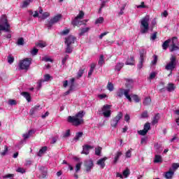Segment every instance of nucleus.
<instances>
[{"label": "nucleus", "instance_id": "f257e3e1", "mask_svg": "<svg viewBox=\"0 0 179 179\" xmlns=\"http://www.w3.org/2000/svg\"><path fill=\"white\" fill-rule=\"evenodd\" d=\"M126 87H127L128 89L125 90L120 88L117 91L116 94L117 97H120V99L121 97H122V96H124L126 99H127V100L131 102L132 101V98H131V95L129 94V92H131L129 89H132L134 80L131 79H126Z\"/></svg>", "mask_w": 179, "mask_h": 179}, {"label": "nucleus", "instance_id": "f03ea898", "mask_svg": "<svg viewBox=\"0 0 179 179\" xmlns=\"http://www.w3.org/2000/svg\"><path fill=\"white\" fill-rule=\"evenodd\" d=\"M85 111L81 110L78 112L75 116H69L68 121L73 124L75 127H79L83 124V117H85Z\"/></svg>", "mask_w": 179, "mask_h": 179}, {"label": "nucleus", "instance_id": "7ed1b4c3", "mask_svg": "<svg viewBox=\"0 0 179 179\" xmlns=\"http://www.w3.org/2000/svg\"><path fill=\"white\" fill-rule=\"evenodd\" d=\"M177 41L176 37H173L172 39L165 41L162 44L163 50H167L169 45V50L171 52H173V51H177L179 50V47L177 46Z\"/></svg>", "mask_w": 179, "mask_h": 179}, {"label": "nucleus", "instance_id": "20e7f679", "mask_svg": "<svg viewBox=\"0 0 179 179\" xmlns=\"http://www.w3.org/2000/svg\"><path fill=\"white\" fill-rule=\"evenodd\" d=\"M149 22H150L149 15H146L141 20L140 32L141 34H146L149 31Z\"/></svg>", "mask_w": 179, "mask_h": 179}, {"label": "nucleus", "instance_id": "39448f33", "mask_svg": "<svg viewBox=\"0 0 179 179\" xmlns=\"http://www.w3.org/2000/svg\"><path fill=\"white\" fill-rule=\"evenodd\" d=\"M31 61H33L31 58H25L20 60L18 64L19 69L21 71H28L30 65H31Z\"/></svg>", "mask_w": 179, "mask_h": 179}, {"label": "nucleus", "instance_id": "423d86ee", "mask_svg": "<svg viewBox=\"0 0 179 179\" xmlns=\"http://www.w3.org/2000/svg\"><path fill=\"white\" fill-rule=\"evenodd\" d=\"M10 25L8 23V19H6V15H2L0 20V36L1 31H10L9 28Z\"/></svg>", "mask_w": 179, "mask_h": 179}, {"label": "nucleus", "instance_id": "0eeeda50", "mask_svg": "<svg viewBox=\"0 0 179 179\" xmlns=\"http://www.w3.org/2000/svg\"><path fill=\"white\" fill-rule=\"evenodd\" d=\"M83 16H85V13H83V11H80L79 14L71 22L73 26H82V24H83V22L80 20L83 19Z\"/></svg>", "mask_w": 179, "mask_h": 179}, {"label": "nucleus", "instance_id": "6e6552de", "mask_svg": "<svg viewBox=\"0 0 179 179\" xmlns=\"http://www.w3.org/2000/svg\"><path fill=\"white\" fill-rule=\"evenodd\" d=\"M123 114L122 112H119L117 115L111 120L110 125L113 128H117V125H118V122L121 120V118H122Z\"/></svg>", "mask_w": 179, "mask_h": 179}, {"label": "nucleus", "instance_id": "1a4fd4ad", "mask_svg": "<svg viewBox=\"0 0 179 179\" xmlns=\"http://www.w3.org/2000/svg\"><path fill=\"white\" fill-rule=\"evenodd\" d=\"M176 64H177L176 59L174 57V55H172L170 58V62L166 64V66H165V69L167 71H172L173 69H174V68H176Z\"/></svg>", "mask_w": 179, "mask_h": 179}, {"label": "nucleus", "instance_id": "9d476101", "mask_svg": "<svg viewBox=\"0 0 179 179\" xmlns=\"http://www.w3.org/2000/svg\"><path fill=\"white\" fill-rule=\"evenodd\" d=\"M103 115L106 118L111 117V105H104L102 108Z\"/></svg>", "mask_w": 179, "mask_h": 179}, {"label": "nucleus", "instance_id": "9b49d317", "mask_svg": "<svg viewBox=\"0 0 179 179\" xmlns=\"http://www.w3.org/2000/svg\"><path fill=\"white\" fill-rule=\"evenodd\" d=\"M60 19H62V15L61 14L57 15L55 17H53L49 21V23L48 24V28L51 29L53 24H55V23H58V22H59Z\"/></svg>", "mask_w": 179, "mask_h": 179}, {"label": "nucleus", "instance_id": "f8f14e48", "mask_svg": "<svg viewBox=\"0 0 179 179\" xmlns=\"http://www.w3.org/2000/svg\"><path fill=\"white\" fill-rule=\"evenodd\" d=\"M93 166V160L92 159H88L85 162V167L87 173H90V171H92Z\"/></svg>", "mask_w": 179, "mask_h": 179}, {"label": "nucleus", "instance_id": "ddd939ff", "mask_svg": "<svg viewBox=\"0 0 179 179\" xmlns=\"http://www.w3.org/2000/svg\"><path fill=\"white\" fill-rule=\"evenodd\" d=\"M76 40V38H75V36L70 35L65 38L64 43L66 45H71V44L75 43Z\"/></svg>", "mask_w": 179, "mask_h": 179}, {"label": "nucleus", "instance_id": "4468645a", "mask_svg": "<svg viewBox=\"0 0 179 179\" xmlns=\"http://www.w3.org/2000/svg\"><path fill=\"white\" fill-rule=\"evenodd\" d=\"M69 90L64 93L65 96H68V94H69V93H71L72 90H73V87H75V78H71L70 80V82L69 83Z\"/></svg>", "mask_w": 179, "mask_h": 179}, {"label": "nucleus", "instance_id": "2eb2a0df", "mask_svg": "<svg viewBox=\"0 0 179 179\" xmlns=\"http://www.w3.org/2000/svg\"><path fill=\"white\" fill-rule=\"evenodd\" d=\"M107 157L100 159L97 161L96 164L101 167V169H104L106 167V160H107Z\"/></svg>", "mask_w": 179, "mask_h": 179}, {"label": "nucleus", "instance_id": "dca6fc26", "mask_svg": "<svg viewBox=\"0 0 179 179\" xmlns=\"http://www.w3.org/2000/svg\"><path fill=\"white\" fill-rule=\"evenodd\" d=\"M90 149H93V147L92 145H85L83 146V151L81 153L83 155H89Z\"/></svg>", "mask_w": 179, "mask_h": 179}, {"label": "nucleus", "instance_id": "f3484780", "mask_svg": "<svg viewBox=\"0 0 179 179\" xmlns=\"http://www.w3.org/2000/svg\"><path fill=\"white\" fill-rule=\"evenodd\" d=\"M50 79H51V76H50L49 74L45 75L43 77V80H41L38 83L39 87H41V85L42 83H43V82H48Z\"/></svg>", "mask_w": 179, "mask_h": 179}, {"label": "nucleus", "instance_id": "a211bd4d", "mask_svg": "<svg viewBox=\"0 0 179 179\" xmlns=\"http://www.w3.org/2000/svg\"><path fill=\"white\" fill-rule=\"evenodd\" d=\"M40 110H41V106H40V105L36 106L30 110V115H33L36 114L37 111H40Z\"/></svg>", "mask_w": 179, "mask_h": 179}, {"label": "nucleus", "instance_id": "6ab92c4d", "mask_svg": "<svg viewBox=\"0 0 179 179\" xmlns=\"http://www.w3.org/2000/svg\"><path fill=\"white\" fill-rule=\"evenodd\" d=\"M94 68H96V63H92L90 65V69L88 72V78H90L92 75H93V72L94 71Z\"/></svg>", "mask_w": 179, "mask_h": 179}, {"label": "nucleus", "instance_id": "aec40b11", "mask_svg": "<svg viewBox=\"0 0 179 179\" xmlns=\"http://www.w3.org/2000/svg\"><path fill=\"white\" fill-rule=\"evenodd\" d=\"M173 176H174V171H172L171 169H169V171L165 173V178H166L167 179H172Z\"/></svg>", "mask_w": 179, "mask_h": 179}, {"label": "nucleus", "instance_id": "412c9836", "mask_svg": "<svg viewBox=\"0 0 179 179\" xmlns=\"http://www.w3.org/2000/svg\"><path fill=\"white\" fill-rule=\"evenodd\" d=\"M21 95L23 96L29 103V101H31V96H30L29 92H23L21 93Z\"/></svg>", "mask_w": 179, "mask_h": 179}, {"label": "nucleus", "instance_id": "4be33fe9", "mask_svg": "<svg viewBox=\"0 0 179 179\" xmlns=\"http://www.w3.org/2000/svg\"><path fill=\"white\" fill-rule=\"evenodd\" d=\"M159 120H160V115L157 113V115H155V117L152 119V125H156V124L159 122Z\"/></svg>", "mask_w": 179, "mask_h": 179}, {"label": "nucleus", "instance_id": "5701e85b", "mask_svg": "<svg viewBox=\"0 0 179 179\" xmlns=\"http://www.w3.org/2000/svg\"><path fill=\"white\" fill-rule=\"evenodd\" d=\"M134 64L135 59H134V57L130 56L126 62V65H134Z\"/></svg>", "mask_w": 179, "mask_h": 179}, {"label": "nucleus", "instance_id": "b1692460", "mask_svg": "<svg viewBox=\"0 0 179 179\" xmlns=\"http://www.w3.org/2000/svg\"><path fill=\"white\" fill-rule=\"evenodd\" d=\"M105 64L106 62L104 61V55H101L98 61V65H99V66H103V65H104Z\"/></svg>", "mask_w": 179, "mask_h": 179}, {"label": "nucleus", "instance_id": "393cba45", "mask_svg": "<svg viewBox=\"0 0 179 179\" xmlns=\"http://www.w3.org/2000/svg\"><path fill=\"white\" fill-rule=\"evenodd\" d=\"M31 134H33V130H29L28 132L22 134V138H24V141H26V139H29V138L31 136Z\"/></svg>", "mask_w": 179, "mask_h": 179}, {"label": "nucleus", "instance_id": "a878e982", "mask_svg": "<svg viewBox=\"0 0 179 179\" xmlns=\"http://www.w3.org/2000/svg\"><path fill=\"white\" fill-rule=\"evenodd\" d=\"M163 162V158L162 157V155H155L154 163H162Z\"/></svg>", "mask_w": 179, "mask_h": 179}, {"label": "nucleus", "instance_id": "bb28decb", "mask_svg": "<svg viewBox=\"0 0 179 179\" xmlns=\"http://www.w3.org/2000/svg\"><path fill=\"white\" fill-rule=\"evenodd\" d=\"M122 155V152H121V151H119L116 153L113 161L114 164H116L117 162H118V159H120V157H121Z\"/></svg>", "mask_w": 179, "mask_h": 179}, {"label": "nucleus", "instance_id": "cd10ccee", "mask_svg": "<svg viewBox=\"0 0 179 179\" xmlns=\"http://www.w3.org/2000/svg\"><path fill=\"white\" fill-rule=\"evenodd\" d=\"M82 136H83V132L80 131L76 134V136L74 137V141H79V139H80V138H82Z\"/></svg>", "mask_w": 179, "mask_h": 179}, {"label": "nucleus", "instance_id": "c85d7f7f", "mask_svg": "<svg viewBox=\"0 0 179 179\" xmlns=\"http://www.w3.org/2000/svg\"><path fill=\"white\" fill-rule=\"evenodd\" d=\"M45 152H47V147H43L38 152V156L41 157L43 156V155H44V153H45Z\"/></svg>", "mask_w": 179, "mask_h": 179}, {"label": "nucleus", "instance_id": "c756f323", "mask_svg": "<svg viewBox=\"0 0 179 179\" xmlns=\"http://www.w3.org/2000/svg\"><path fill=\"white\" fill-rule=\"evenodd\" d=\"M146 54V52L145 50H141L140 51V60L145 61V55Z\"/></svg>", "mask_w": 179, "mask_h": 179}, {"label": "nucleus", "instance_id": "7c9ffc66", "mask_svg": "<svg viewBox=\"0 0 179 179\" xmlns=\"http://www.w3.org/2000/svg\"><path fill=\"white\" fill-rule=\"evenodd\" d=\"M123 66H124V63H117V65L115 66V71H117L118 72H120V71L122 69Z\"/></svg>", "mask_w": 179, "mask_h": 179}, {"label": "nucleus", "instance_id": "2f4dec72", "mask_svg": "<svg viewBox=\"0 0 179 179\" xmlns=\"http://www.w3.org/2000/svg\"><path fill=\"white\" fill-rule=\"evenodd\" d=\"M168 92H173L174 91V89H176V87H174V84L173 83H169L166 87Z\"/></svg>", "mask_w": 179, "mask_h": 179}, {"label": "nucleus", "instance_id": "473e14b6", "mask_svg": "<svg viewBox=\"0 0 179 179\" xmlns=\"http://www.w3.org/2000/svg\"><path fill=\"white\" fill-rule=\"evenodd\" d=\"M150 103H152V99H150V97H146L144 99V101H143L144 106H149Z\"/></svg>", "mask_w": 179, "mask_h": 179}, {"label": "nucleus", "instance_id": "72a5a7b5", "mask_svg": "<svg viewBox=\"0 0 179 179\" xmlns=\"http://www.w3.org/2000/svg\"><path fill=\"white\" fill-rule=\"evenodd\" d=\"M89 30H90V28H89V27L83 28L81 29V31L80 32L79 35L83 36V34H85V33H87V31H89Z\"/></svg>", "mask_w": 179, "mask_h": 179}, {"label": "nucleus", "instance_id": "f704fd0d", "mask_svg": "<svg viewBox=\"0 0 179 179\" xmlns=\"http://www.w3.org/2000/svg\"><path fill=\"white\" fill-rule=\"evenodd\" d=\"M104 22V17H100L95 21V24H101Z\"/></svg>", "mask_w": 179, "mask_h": 179}, {"label": "nucleus", "instance_id": "c9c22d12", "mask_svg": "<svg viewBox=\"0 0 179 179\" xmlns=\"http://www.w3.org/2000/svg\"><path fill=\"white\" fill-rule=\"evenodd\" d=\"M30 2H31V0H25L22 3V8H27L30 5Z\"/></svg>", "mask_w": 179, "mask_h": 179}, {"label": "nucleus", "instance_id": "e433bc0d", "mask_svg": "<svg viewBox=\"0 0 179 179\" xmlns=\"http://www.w3.org/2000/svg\"><path fill=\"white\" fill-rule=\"evenodd\" d=\"M107 89L109 92H113V90H114V85L111 83H108L107 85Z\"/></svg>", "mask_w": 179, "mask_h": 179}, {"label": "nucleus", "instance_id": "4c0bfd02", "mask_svg": "<svg viewBox=\"0 0 179 179\" xmlns=\"http://www.w3.org/2000/svg\"><path fill=\"white\" fill-rule=\"evenodd\" d=\"M143 129L145 131H146L147 132L149 131V130H150V123L149 122H147L144 124V127H143Z\"/></svg>", "mask_w": 179, "mask_h": 179}, {"label": "nucleus", "instance_id": "58836bf2", "mask_svg": "<svg viewBox=\"0 0 179 179\" xmlns=\"http://www.w3.org/2000/svg\"><path fill=\"white\" fill-rule=\"evenodd\" d=\"M82 162H79L76 165V173H78L80 171V168L82 167Z\"/></svg>", "mask_w": 179, "mask_h": 179}, {"label": "nucleus", "instance_id": "ea45409f", "mask_svg": "<svg viewBox=\"0 0 179 179\" xmlns=\"http://www.w3.org/2000/svg\"><path fill=\"white\" fill-rule=\"evenodd\" d=\"M17 45H24V40L23 38H20L17 41Z\"/></svg>", "mask_w": 179, "mask_h": 179}, {"label": "nucleus", "instance_id": "a19ab883", "mask_svg": "<svg viewBox=\"0 0 179 179\" xmlns=\"http://www.w3.org/2000/svg\"><path fill=\"white\" fill-rule=\"evenodd\" d=\"M136 8L138 9H145L146 8H148V6L145 5V2H141V5H138L136 6Z\"/></svg>", "mask_w": 179, "mask_h": 179}, {"label": "nucleus", "instance_id": "79ce46f5", "mask_svg": "<svg viewBox=\"0 0 179 179\" xmlns=\"http://www.w3.org/2000/svg\"><path fill=\"white\" fill-rule=\"evenodd\" d=\"M155 149L156 150V153H162V150H160V145L159 144H155Z\"/></svg>", "mask_w": 179, "mask_h": 179}, {"label": "nucleus", "instance_id": "37998d69", "mask_svg": "<svg viewBox=\"0 0 179 179\" xmlns=\"http://www.w3.org/2000/svg\"><path fill=\"white\" fill-rule=\"evenodd\" d=\"M66 52L67 54H71V52H72V46H71V45H66Z\"/></svg>", "mask_w": 179, "mask_h": 179}, {"label": "nucleus", "instance_id": "c03bdc74", "mask_svg": "<svg viewBox=\"0 0 179 179\" xmlns=\"http://www.w3.org/2000/svg\"><path fill=\"white\" fill-rule=\"evenodd\" d=\"M17 173H21V174H24L26 173V169L22 167H19L16 169Z\"/></svg>", "mask_w": 179, "mask_h": 179}, {"label": "nucleus", "instance_id": "a18cd8bd", "mask_svg": "<svg viewBox=\"0 0 179 179\" xmlns=\"http://www.w3.org/2000/svg\"><path fill=\"white\" fill-rule=\"evenodd\" d=\"M179 167V164L178 163H173L172 164V168H171V170L172 171H176V170H177V169H178Z\"/></svg>", "mask_w": 179, "mask_h": 179}, {"label": "nucleus", "instance_id": "49530a36", "mask_svg": "<svg viewBox=\"0 0 179 179\" xmlns=\"http://www.w3.org/2000/svg\"><path fill=\"white\" fill-rule=\"evenodd\" d=\"M148 117H149V115L148 114V110H145L141 113L140 118H148Z\"/></svg>", "mask_w": 179, "mask_h": 179}, {"label": "nucleus", "instance_id": "de8ad7c7", "mask_svg": "<svg viewBox=\"0 0 179 179\" xmlns=\"http://www.w3.org/2000/svg\"><path fill=\"white\" fill-rule=\"evenodd\" d=\"M101 153V147H98L95 148V155H96V156H100Z\"/></svg>", "mask_w": 179, "mask_h": 179}, {"label": "nucleus", "instance_id": "09e8293b", "mask_svg": "<svg viewBox=\"0 0 179 179\" xmlns=\"http://www.w3.org/2000/svg\"><path fill=\"white\" fill-rule=\"evenodd\" d=\"M8 64H13V62L15 61V58L12 57V55H9L7 57Z\"/></svg>", "mask_w": 179, "mask_h": 179}, {"label": "nucleus", "instance_id": "8fccbe9b", "mask_svg": "<svg viewBox=\"0 0 179 179\" xmlns=\"http://www.w3.org/2000/svg\"><path fill=\"white\" fill-rule=\"evenodd\" d=\"M36 45L40 48H44V47H47V43L45 42H40Z\"/></svg>", "mask_w": 179, "mask_h": 179}, {"label": "nucleus", "instance_id": "3c124183", "mask_svg": "<svg viewBox=\"0 0 179 179\" xmlns=\"http://www.w3.org/2000/svg\"><path fill=\"white\" fill-rule=\"evenodd\" d=\"M138 135H141V136H145L148 134V131L143 129V130L138 131Z\"/></svg>", "mask_w": 179, "mask_h": 179}, {"label": "nucleus", "instance_id": "603ef678", "mask_svg": "<svg viewBox=\"0 0 179 179\" xmlns=\"http://www.w3.org/2000/svg\"><path fill=\"white\" fill-rule=\"evenodd\" d=\"M1 156H6L8 155V146H4V150L1 152Z\"/></svg>", "mask_w": 179, "mask_h": 179}, {"label": "nucleus", "instance_id": "864d4df0", "mask_svg": "<svg viewBox=\"0 0 179 179\" xmlns=\"http://www.w3.org/2000/svg\"><path fill=\"white\" fill-rule=\"evenodd\" d=\"M132 99L133 100H134V101H136V103H139V101H141V99H139V96H138V95L136 94L133 95Z\"/></svg>", "mask_w": 179, "mask_h": 179}, {"label": "nucleus", "instance_id": "5fc2aeb1", "mask_svg": "<svg viewBox=\"0 0 179 179\" xmlns=\"http://www.w3.org/2000/svg\"><path fill=\"white\" fill-rule=\"evenodd\" d=\"M49 16H50V13L48 12L43 13L42 14L41 19H43V20L47 19V17H49Z\"/></svg>", "mask_w": 179, "mask_h": 179}, {"label": "nucleus", "instance_id": "6e6d98bb", "mask_svg": "<svg viewBox=\"0 0 179 179\" xmlns=\"http://www.w3.org/2000/svg\"><path fill=\"white\" fill-rule=\"evenodd\" d=\"M156 78V72H152L150 74V76L148 77L149 80H152V79H155Z\"/></svg>", "mask_w": 179, "mask_h": 179}, {"label": "nucleus", "instance_id": "4d7b16f0", "mask_svg": "<svg viewBox=\"0 0 179 179\" xmlns=\"http://www.w3.org/2000/svg\"><path fill=\"white\" fill-rule=\"evenodd\" d=\"M31 55H37L38 52V49L37 48H34L30 51Z\"/></svg>", "mask_w": 179, "mask_h": 179}, {"label": "nucleus", "instance_id": "13d9d810", "mask_svg": "<svg viewBox=\"0 0 179 179\" xmlns=\"http://www.w3.org/2000/svg\"><path fill=\"white\" fill-rule=\"evenodd\" d=\"M42 61H45V62H52V59L48 57H43Z\"/></svg>", "mask_w": 179, "mask_h": 179}, {"label": "nucleus", "instance_id": "bf43d9fd", "mask_svg": "<svg viewBox=\"0 0 179 179\" xmlns=\"http://www.w3.org/2000/svg\"><path fill=\"white\" fill-rule=\"evenodd\" d=\"M8 104L10 106H16L17 103L15 99H10V100H8Z\"/></svg>", "mask_w": 179, "mask_h": 179}, {"label": "nucleus", "instance_id": "052dcab7", "mask_svg": "<svg viewBox=\"0 0 179 179\" xmlns=\"http://www.w3.org/2000/svg\"><path fill=\"white\" fill-rule=\"evenodd\" d=\"M145 60H140L138 64V69H142L143 66V62Z\"/></svg>", "mask_w": 179, "mask_h": 179}, {"label": "nucleus", "instance_id": "680f3d73", "mask_svg": "<svg viewBox=\"0 0 179 179\" xmlns=\"http://www.w3.org/2000/svg\"><path fill=\"white\" fill-rule=\"evenodd\" d=\"M123 176H125L126 178L129 176V169H127L123 171Z\"/></svg>", "mask_w": 179, "mask_h": 179}, {"label": "nucleus", "instance_id": "e2e57ef3", "mask_svg": "<svg viewBox=\"0 0 179 179\" xmlns=\"http://www.w3.org/2000/svg\"><path fill=\"white\" fill-rule=\"evenodd\" d=\"M157 37V32H155L152 35H151L150 40L154 41L155 38Z\"/></svg>", "mask_w": 179, "mask_h": 179}, {"label": "nucleus", "instance_id": "0e129e2a", "mask_svg": "<svg viewBox=\"0 0 179 179\" xmlns=\"http://www.w3.org/2000/svg\"><path fill=\"white\" fill-rule=\"evenodd\" d=\"M69 34V29H64L61 32V34H62L63 36H66V34Z\"/></svg>", "mask_w": 179, "mask_h": 179}, {"label": "nucleus", "instance_id": "69168bd1", "mask_svg": "<svg viewBox=\"0 0 179 179\" xmlns=\"http://www.w3.org/2000/svg\"><path fill=\"white\" fill-rule=\"evenodd\" d=\"M131 150H132V149L129 150L127 152H126V157L127 158H130L131 156H132V155L131 154Z\"/></svg>", "mask_w": 179, "mask_h": 179}, {"label": "nucleus", "instance_id": "338daca9", "mask_svg": "<svg viewBox=\"0 0 179 179\" xmlns=\"http://www.w3.org/2000/svg\"><path fill=\"white\" fill-rule=\"evenodd\" d=\"M83 72H84L83 70L82 69L79 70V71L78 72V78H82L83 75Z\"/></svg>", "mask_w": 179, "mask_h": 179}, {"label": "nucleus", "instance_id": "774afa93", "mask_svg": "<svg viewBox=\"0 0 179 179\" xmlns=\"http://www.w3.org/2000/svg\"><path fill=\"white\" fill-rule=\"evenodd\" d=\"M157 24L156 20H153L151 22V31L153 30L154 26Z\"/></svg>", "mask_w": 179, "mask_h": 179}]
</instances>
